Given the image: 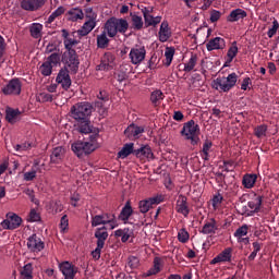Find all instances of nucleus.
<instances>
[{
    "instance_id": "f257e3e1",
    "label": "nucleus",
    "mask_w": 279,
    "mask_h": 279,
    "mask_svg": "<svg viewBox=\"0 0 279 279\" xmlns=\"http://www.w3.org/2000/svg\"><path fill=\"white\" fill-rule=\"evenodd\" d=\"M89 141L88 142H75L72 144V151L77 156L78 158H82V156H88V154H93L95 149H99V142H97V138H99V129H94L92 133H89Z\"/></svg>"
},
{
    "instance_id": "f03ea898",
    "label": "nucleus",
    "mask_w": 279,
    "mask_h": 279,
    "mask_svg": "<svg viewBox=\"0 0 279 279\" xmlns=\"http://www.w3.org/2000/svg\"><path fill=\"white\" fill-rule=\"evenodd\" d=\"M130 24L124 19L110 17L105 23V32L109 38H114L117 34H125Z\"/></svg>"
},
{
    "instance_id": "7ed1b4c3",
    "label": "nucleus",
    "mask_w": 279,
    "mask_h": 279,
    "mask_svg": "<svg viewBox=\"0 0 279 279\" xmlns=\"http://www.w3.org/2000/svg\"><path fill=\"white\" fill-rule=\"evenodd\" d=\"M93 114V105L88 101L74 104L70 109V117L74 121H86Z\"/></svg>"
},
{
    "instance_id": "20e7f679",
    "label": "nucleus",
    "mask_w": 279,
    "mask_h": 279,
    "mask_svg": "<svg viewBox=\"0 0 279 279\" xmlns=\"http://www.w3.org/2000/svg\"><path fill=\"white\" fill-rule=\"evenodd\" d=\"M236 82H239V75L233 72L228 76L217 77L213 81L211 86L215 90H219V93H230L236 86Z\"/></svg>"
},
{
    "instance_id": "39448f33",
    "label": "nucleus",
    "mask_w": 279,
    "mask_h": 279,
    "mask_svg": "<svg viewBox=\"0 0 279 279\" xmlns=\"http://www.w3.org/2000/svg\"><path fill=\"white\" fill-rule=\"evenodd\" d=\"M99 226H109L110 230H114V228L119 226V222H117V216L108 213L92 216V228H97Z\"/></svg>"
},
{
    "instance_id": "423d86ee",
    "label": "nucleus",
    "mask_w": 279,
    "mask_h": 279,
    "mask_svg": "<svg viewBox=\"0 0 279 279\" xmlns=\"http://www.w3.org/2000/svg\"><path fill=\"white\" fill-rule=\"evenodd\" d=\"M181 134L186 141H191L192 145H197V143H199V125L193 120L183 125Z\"/></svg>"
},
{
    "instance_id": "0eeeda50",
    "label": "nucleus",
    "mask_w": 279,
    "mask_h": 279,
    "mask_svg": "<svg viewBox=\"0 0 279 279\" xmlns=\"http://www.w3.org/2000/svg\"><path fill=\"white\" fill-rule=\"evenodd\" d=\"M21 223H23V218L10 211L5 215V219L1 221L0 227L2 230H16L21 228Z\"/></svg>"
},
{
    "instance_id": "6e6552de",
    "label": "nucleus",
    "mask_w": 279,
    "mask_h": 279,
    "mask_svg": "<svg viewBox=\"0 0 279 279\" xmlns=\"http://www.w3.org/2000/svg\"><path fill=\"white\" fill-rule=\"evenodd\" d=\"M62 62L72 73H77L80 59H77V52L75 50L65 51L62 56Z\"/></svg>"
},
{
    "instance_id": "1a4fd4ad",
    "label": "nucleus",
    "mask_w": 279,
    "mask_h": 279,
    "mask_svg": "<svg viewBox=\"0 0 279 279\" xmlns=\"http://www.w3.org/2000/svg\"><path fill=\"white\" fill-rule=\"evenodd\" d=\"M147 56V49H145V46L135 45L133 48H131L129 58L131 60V63L138 66Z\"/></svg>"
},
{
    "instance_id": "9d476101",
    "label": "nucleus",
    "mask_w": 279,
    "mask_h": 279,
    "mask_svg": "<svg viewBox=\"0 0 279 279\" xmlns=\"http://www.w3.org/2000/svg\"><path fill=\"white\" fill-rule=\"evenodd\" d=\"M27 250L32 254H40L45 250V242L36 234L31 235L26 242Z\"/></svg>"
},
{
    "instance_id": "9b49d317",
    "label": "nucleus",
    "mask_w": 279,
    "mask_h": 279,
    "mask_svg": "<svg viewBox=\"0 0 279 279\" xmlns=\"http://www.w3.org/2000/svg\"><path fill=\"white\" fill-rule=\"evenodd\" d=\"M23 88V83L19 78H12L4 87H2L3 95H19Z\"/></svg>"
},
{
    "instance_id": "f8f14e48",
    "label": "nucleus",
    "mask_w": 279,
    "mask_h": 279,
    "mask_svg": "<svg viewBox=\"0 0 279 279\" xmlns=\"http://www.w3.org/2000/svg\"><path fill=\"white\" fill-rule=\"evenodd\" d=\"M161 202L162 196H155L145 201H141L138 204L140 211L143 213V215H145V213H149V209L153 206H158V204H160Z\"/></svg>"
},
{
    "instance_id": "ddd939ff",
    "label": "nucleus",
    "mask_w": 279,
    "mask_h": 279,
    "mask_svg": "<svg viewBox=\"0 0 279 279\" xmlns=\"http://www.w3.org/2000/svg\"><path fill=\"white\" fill-rule=\"evenodd\" d=\"M61 274L64 276V279H75L77 274V267L69 262H63L59 265Z\"/></svg>"
},
{
    "instance_id": "4468645a",
    "label": "nucleus",
    "mask_w": 279,
    "mask_h": 279,
    "mask_svg": "<svg viewBox=\"0 0 279 279\" xmlns=\"http://www.w3.org/2000/svg\"><path fill=\"white\" fill-rule=\"evenodd\" d=\"M143 132H145V128L132 123L124 130V135L130 138V141H134L141 138Z\"/></svg>"
},
{
    "instance_id": "2eb2a0df",
    "label": "nucleus",
    "mask_w": 279,
    "mask_h": 279,
    "mask_svg": "<svg viewBox=\"0 0 279 279\" xmlns=\"http://www.w3.org/2000/svg\"><path fill=\"white\" fill-rule=\"evenodd\" d=\"M45 3H47V0H23L21 8L28 12H36V10H40Z\"/></svg>"
},
{
    "instance_id": "dca6fc26",
    "label": "nucleus",
    "mask_w": 279,
    "mask_h": 279,
    "mask_svg": "<svg viewBox=\"0 0 279 279\" xmlns=\"http://www.w3.org/2000/svg\"><path fill=\"white\" fill-rule=\"evenodd\" d=\"M114 66V54L107 52L102 56L100 64L97 66L98 71H110Z\"/></svg>"
},
{
    "instance_id": "f3484780",
    "label": "nucleus",
    "mask_w": 279,
    "mask_h": 279,
    "mask_svg": "<svg viewBox=\"0 0 279 279\" xmlns=\"http://www.w3.org/2000/svg\"><path fill=\"white\" fill-rule=\"evenodd\" d=\"M146 27H156L162 21V16L154 17L151 11L147 8L142 9Z\"/></svg>"
},
{
    "instance_id": "a211bd4d",
    "label": "nucleus",
    "mask_w": 279,
    "mask_h": 279,
    "mask_svg": "<svg viewBox=\"0 0 279 279\" xmlns=\"http://www.w3.org/2000/svg\"><path fill=\"white\" fill-rule=\"evenodd\" d=\"M232 260V247H227L220 252L214 259H211L210 265H217L219 263H230Z\"/></svg>"
},
{
    "instance_id": "6ab92c4d",
    "label": "nucleus",
    "mask_w": 279,
    "mask_h": 279,
    "mask_svg": "<svg viewBox=\"0 0 279 279\" xmlns=\"http://www.w3.org/2000/svg\"><path fill=\"white\" fill-rule=\"evenodd\" d=\"M57 82L64 90H69V88H71V76L69 75L68 69L60 70L59 74L57 75Z\"/></svg>"
},
{
    "instance_id": "aec40b11",
    "label": "nucleus",
    "mask_w": 279,
    "mask_h": 279,
    "mask_svg": "<svg viewBox=\"0 0 279 279\" xmlns=\"http://www.w3.org/2000/svg\"><path fill=\"white\" fill-rule=\"evenodd\" d=\"M207 51H217L219 49H226V39L221 37H215L206 44Z\"/></svg>"
},
{
    "instance_id": "412c9836",
    "label": "nucleus",
    "mask_w": 279,
    "mask_h": 279,
    "mask_svg": "<svg viewBox=\"0 0 279 279\" xmlns=\"http://www.w3.org/2000/svg\"><path fill=\"white\" fill-rule=\"evenodd\" d=\"M65 154L66 150L62 146L53 148L50 155V162H52V165H60V162H62V160L64 159Z\"/></svg>"
},
{
    "instance_id": "4be33fe9",
    "label": "nucleus",
    "mask_w": 279,
    "mask_h": 279,
    "mask_svg": "<svg viewBox=\"0 0 279 279\" xmlns=\"http://www.w3.org/2000/svg\"><path fill=\"white\" fill-rule=\"evenodd\" d=\"M217 230H219V225L217 223V220L211 218L205 222L201 232L202 234L213 235V234H217Z\"/></svg>"
},
{
    "instance_id": "5701e85b",
    "label": "nucleus",
    "mask_w": 279,
    "mask_h": 279,
    "mask_svg": "<svg viewBox=\"0 0 279 279\" xmlns=\"http://www.w3.org/2000/svg\"><path fill=\"white\" fill-rule=\"evenodd\" d=\"M165 266V263L162 262V258L160 257H155L153 262V267L149 268L145 276L149 278V276H156L162 271V267Z\"/></svg>"
},
{
    "instance_id": "b1692460",
    "label": "nucleus",
    "mask_w": 279,
    "mask_h": 279,
    "mask_svg": "<svg viewBox=\"0 0 279 279\" xmlns=\"http://www.w3.org/2000/svg\"><path fill=\"white\" fill-rule=\"evenodd\" d=\"M158 36L160 43H167V40L171 38V28L169 27V22L163 21L161 23Z\"/></svg>"
},
{
    "instance_id": "393cba45",
    "label": "nucleus",
    "mask_w": 279,
    "mask_h": 279,
    "mask_svg": "<svg viewBox=\"0 0 279 279\" xmlns=\"http://www.w3.org/2000/svg\"><path fill=\"white\" fill-rule=\"evenodd\" d=\"M247 16V12L243 9H235L230 12L227 16L228 23H236V21H241Z\"/></svg>"
},
{
    "instance_id": "a878e982",
    "label": "nucleus",
    "mask_w": 279,
    "mask_h": 279,
    "mask_svg": "<svg viewBox=\"0 0 279 279\" xmlns=\"http://www.w3.org/2000/svg\"><path fill=\"white\" fill-rule=\"evenodd\" d=\"M136 158L141 160H154V153H151V148L149 146L141 147L140 149L134 151Z\"/></svg>"
},
{
    "instance_id": "bb28decb",
    "label": "nucleus",
    "mask_w": 279,
    "mask_h": 279,
    "mask_svg": "<svg viewBox=\"0 0 279 279\" xmlns=\"http://www.w3.org/2000/svg\"><path fill=\"white\" fill-rule=\"evenodd\" d=\"M177 213H180L184 217H189V203H186V197L180 195L177 201Z\"/></svg>"
},
{
    "instance_id": "cd10ccee",
    "label": "nucleus",
    "mask_w": 279,
    "mask_h": 279,
    "mask_svg": "<svg viewBox=\"0 0 279 279\" xmlns=\"http://www.w3.org/2000/svg\"><path fill=\"white\" fill-rule=\"evenodd\" d=\"M68 19L72 21V23H76V21H83L84 11L81 8H72L68 11Z\"/></svg>"
},
{
    "instance_id": "c85d7f7f",
    "label": "nucleus",
    "mask_w": 279,
    "mask_h": 279,
    "mask_svg": "<svg viewBox=\"0 0 279 279\" xmlns=\"http://www.w3.org/2000/svg\"><path fill=\"white\" fill-rule=\"evenodd\" d=\"M95 236L97 238V245H99V247H104L106 245V239H108V231L106 227L96 229Z\"/></svg>"
},
{
    "instance_id": "c756f323",
    "label": "nucleus",
    "mask_w": 279,
    "mask_h": 279,
    "mask_svg": "<svg viewBox=\"0 0 279 279\" xmlns=\"http://www.w3.org/2000/svg\"><path fill=\"white\" fill-rule=\"evenodd\" d=\"M247 230H248L247 225H243L242 227L236 229V231L234 232V236L239 239L240 243H245V244L250 243V238H243V236H246Z\"/></svg>"
},
{
    "instance_id": "7c9ffc66",
    "label": "nucleus",
    "mask_w": 279,
    "mask_h": 279,
    "mask_svg": "<svg viewBox=\"0 0 279 279\" xmlns=\"http://www.w3.org/2000/svg\"><path fill=\"white\" fill-rule=\"evenodd\" d=\"M43 29H44L43 24H40V23H33L29 26V33H31L32 38H35L37 40L43 38Z\"/></svg>"
},
{
    "instance_id": "2f4dec72",
    "label": "nucleus",
    "mask_w": 279,
    "mask_h": 279,
    "mask_svg": "<svg viewBox=\"0 0 279 279\" xmlns=\"http://www.w3.org/2000/svg\"><path fill=\"white\" fill-rule=\"evenodd\" d=\"M5 119L8 123L14 124L19 121V117L21 116V111L19 109L8 108L5 110Z\"/></svg>"
},
{
    "instance_id": "473e14b6",
    "label": "nucleus",
    "mask_w": 279,
    "mask_h": 279,
    "mask_svg": "<svg viewBox=\"0 0 279 279\" xmlns=\"http://www.w3.org/2000/svg\"><path fill=\"white\" fill-rule=\"evenodd\" d=\"M248 208L253 213H258L260 210V206H263V196L255 195L248 203H247Z\"/></svg>"
},
{
    "instance_id": "72a5a7b5",
    "label": "nucleus",
    "mask_w": 279,
    "mask_h": 279,
    "mask_svg": "<svg viewBox=\"0 0 279 279\" xmlns=\"http://www.w3.org/2000/svg\"><path fill=\"white\" fill-rule=\"evenodd\" d=\"M97 27V23L86 21L83 26L77 31L78 36H88V34Z\"/></svg>"
},
{
    "instance_id": "f704fd0d",
    "label": "nucleus",
    "mask_w": 279,
    "mask_h": 279,
    "mask_svg": "<svg viewBox=\"0 0 279 279\" xmlns=\"http://www.w3.org/2000/svg\"><path fill=\"white\" fill-rule=\"evenodd\" d=\"M40 171V166L38 162H35L29 171L25 172L23 178L25 182H32L36 178V173Z\"/></svg>"
},
{
    "instance_id": "c9c22d12",
    "label": "nucleus",
    "mask_w": 279,
    "mask_h": 279,
    "mask_svg": "<svg viewBox=\"0 0 279 279\" xmlns=\"http://www.w3.org/2000/svg\"><path fill=\"white\" fill-rule=\"evenodd\" d=\"M256 180H258V175L256 174H245L242 180V184L244 189H254V184H256Z\"/></svg>"
},
{
    "instance_id": "e433bc0d",
    "label": "nucleus",
    "mask_w": 279,
    "mask_h": 279,
    "mask_svg": "<svg viewBox=\"0 0 279 279\" xmlns=\"http://www.w3.org/2000/svg\"><path fill=\"white\" fill-rule=\"evenodd\" d=\"M163 99H165V94L160 89H156L150 94V101L155 107L160 106Z\"/></svg>"
},
{
    "instance_id": "4c0bfd02",
    "label": "nucleus",
    "mask_w": 279,
    "mask_h": 279,
    "mask_svg": "<svg viewBox=\"0 0 279 279\" xmlns=\"http://www.w3.org/2000/svg\"><path fill=\"white\" fill-rule=\"evenodd\" d=\"M197 54L191 53L190 59L184 63V69L185 73H191L197 66Z\"/></svg>"
},
{
    "instance_id": "58836bf2",
    "label": "nucleus",
    "mask_w": 279,
    "mask_h": 279,
    "mask_svg": "<svg viewBox=\"0 0 279 279\" xmlns=\"http://www.w3.org/2000/svg\"><path fill=\"white\" fill-rule=\"evenodd\" d=\"M78 124V132L81 134H90L95 129L90 128V121L87 119L77 121Z\"/></svg>"
},
{
    "instance_id": "ea45409f",
    "label": "nucleus",
    "mask_w": 279,
    "mask_h": 279,
    "mask_svg": "<svg viewBox=\"0 0 279 279\" xmlns=\"http://www.w3.org/2000/svg\"><path fill=\"white\" fill-rule=\"evenodd\" d=\"M134 151V143L125 144L121 150L118 153V158H121L122 160L128 158L130 154Z\"/></svg>"
},
{
    "instance_id": "a19ab883",
    "label": "nucleus",
    "mask_w": 279,
    "mask_h": 279,
    "mask_svg": "<svg viewBox=\"0 0 279 279\" xmlns=\"http://www.w3.org/2000/svg\"><path fill=\"white\" fill-rule=\"evenodd\" d=\"M110 45V39H108V33L104 31L100 35L97 36V47L98 49H106Z\"/></svg>"
},
{
    "instance_id": "79ce46f5",
    "label": "nucleus",
    "mask_w": 279,
    "mask_h": 279,
    "mask_svg": "<svg viewBox=\"0 0 279 279\" xmlns=\"http://www.w3.org/2000/svg\"><path fill=\"white\" fill-rule=\"evenodd\" d=\"M22 279H34V266L32 263L24 265L21 270Z\"/></svg>"
},
{
    "instance_id": "37998d69",
    "label": "nucleus",
    "mask_w": 279,
    "mask_h": 279,
    "mask_svg": "<svg viewBox=\"0 0 279 279\" xmlns=\"http://www.w3.org/2000/svg\"><path fill=\"white\" fill-rule=\"evenodd\" d=\"M132 205H130V202H126L125 206L122 208L119 215V219H121V221H128V219L132 217Z\"/></svg>"
},
{
    "instance_id": "c03bdc74",
    "label": "nucleus",
    "mask_w": 279,
    "mask_h": 279,
    "mask_svg": "<svg viewBox=\"0 0 279 279\" xmlns=\"http://www.w3.org/2000/svg\"><path fill=\"white\" fill-rule=\"evenodd\" d=\"M116 236H120L122 243H126V241H130V236H132V230L129 228L119 229L114 232Z\"/></svg>"
},
{
    "instance_id": "a18cd8bd",
    "label": "nucleus",
    "mask_w": 279,
    "mask_h": 279,
    "mask_svg": "<svg viewBox=\"0 0 279 279\" xmlns=\"http://www.w3.org/2000/svg\"><path fill=\"white\" fill-rule=\"evenodd\" d=\"M174 56H175V48L167 47L165 51L166 66H171V62H173Z\"/></svg>"
},
{
    "instance_id": "49530a36",
    "label": "nucleus",
    "mask_w": 279,
    "mask_h": 279,
    "mask_svg": "<svg viewBox=\"0 0 279 279\" xmlns=\"http://www.w3.org/2000/svg\"><path fill=\"white\" fill-rule=\"evenodd\" d=\"M53 71V65H51V63L49 62H44L40 66H39V72L41 73V75H44L45 77H49V75H51Z\"/></svg>"
},
{
    "instance_id": "de8ad7c7",
    "label": "nucleus",
    "mask_w": 279,
    "mask_h": 279,
    "mask_svg": "<svg viewBox=\"0 0 279 279\" xmlns=\"http://www.w3.org/2000/svg\"><path fill=\"white\" fill-rule=\"evenodd\" d=\"M131 19L134 29H143V17L141 15L131 13Z\"/></svg>"
},
{
    "instance_id": "09e8293b",
    "label": "nucleus",
    "mask_w": 279,
    "mask_h": 279,
    "mask_svg": "<svg viewBox=\"0 0 279 279\" xmlns=\"http://www.w3.org/2000/svg\"><path fill=\"white\" fill-rule=\"evenodd\" d=\"M238 53H239V47H236V43H233L227 52L228 62H232L234 58H236Z\"/></svg>"
},
{
    "instance_id": "8fccbe9b",
    "label": "nucleus",
    "mask_w": 279,
    "mask_h": 279,
    "mask_svg": "<svg viewBox=\"0 0 279 279\" xmlns=\"http://www.w3.org/2000/svg\"><path fill=\"white\" fill-rule=\"evenodd\" d=\"M64 14V7H59L54 10L48 17V23H53L58 16H62Z\"/></svg>"
},
{
    "instance_id": "3c124183",
    "label": "nucleus",
    "mask_w": 279,
    "mask_h": 279,
    "mask_svg": "<svg viewBox=\"0 0 279 279\" xmlns=\"http://www.w3.org/2000/svg\"><path fill=\"white\" fill-rule=\"evenodd\" d=\"M85 19L92 23H97V13L93 10V8H87L85 10Z\"/></svg>"
},
{
    "instance_id": "603ef678",
    "label": "nucleus",
    "mask_w": 279,
    "mask_h": 279,
    "mask_svg": "<svg viewBox=\"0 0 279 279\" xmlns=\"http://www.w3.org/2000/svg\"><path fill=\"white\" fill-rule=\"evenodd\" d=\"M46 62H49V64H50L51 66H58V64H60V53H58V52L51 53V54L48 57V59H47Z\"/></svg>"
},
{
    "instance_id": "864d4df0",
    "label": "nucleus",
    "mask_w": 279,
    "mask_h": 279,
    "mask_svg": "<svg viewBox=\"0 0 279 279\" xmlns=\"http://www.w3.org/2000/svg\"><path fill=\"white\" fill-rule=\"evenodd\" d=\"M254 133H255V136H257V138H263L267 136V125L265 124L258 125L257 128H255Z\"/></svg>"
},
{
    "instance_id": "5fc2aeb1",
    "label": "nucleus",
    "mask_w": 279,
    "mask_h": 279,
    "mask_svg": "<svg viewBox=\"0 0 279 279\" xmlns=\"http://www.w3.org/2000/svg\"><path fill=\"white\" fill-rule=\"evenodd\" d=\"M63 45L66 51H75V49L73 48L75 47V45H77V39L66 38L63 40Z\"/></svg>"
},
{
    "instance_id": "6e6d98bb",
    "label": "nucleus",
    "mask_w": 279,
    "mask_h": 279,
    "mask_svg": "<svg viewBox=\"0 0 279 279\" xmlns=\"http://www.w3.org/2000/svg\"><path fill=\"white\" fill-rule=\"evenodd\" d=\"M5 47H8V45L5 44V38L0 35V64H3V62H5V60H3V56L5 54Z\"/></svg>"
},
{
    "instance_id": "4d7b16f0",
    "label": "nucleus",
    "mask_w": 279,
    "mask_h": 279,
    "mask_svg": "<svg viewBox=\"0 0 279 279\" xmlns=\"http://www.w3.org/2000/svg\"><path fill=\"white\" fill-rule=\"evenodd\" d=\"M279 31V23L278 20L272 21V26L268 29L267 36L268 38H274L276 36V33Z\"/></svg>"
},
{
    "instance_id": "13d9d810",
    "label": "nucleus",
    "mask_w": 279,
    "mask_h": 279,
    "mask_svg": "<svg viewBox=\"0 0 279 279\" xmlns=\"http://www.w3.org/2000/svg\"><path fill=\"white\" fill-rule=\"evenodd\" d=\"M140 260L138 257L136 256H130L128 259V265L126 267H129L130 269H137L138 265H140Z\"/></svg>"
},
{
    "instance_id": "bf43d9fd",
    "label": "nucleus",
    "mask_w": 279,
    "mask_h": 279,
    "mask_svg": "<svg viewBox=\"0 0 279 279\" xmlns=\"http://www.w3.org/2000/svg\"><path fill=\"white\" fill-rule=\"evenodd\" d=\"M213 147V142L210 141H206L204 144H203V159L204 160H208V156H209V151H210V148Z\"/></svg>"
},
{
    "instance_id": "052dcab7",
    "label": "nucleus",
    "mask_w": 279,
    "mask_h": 279,
    "mask_svg": "<svg viewBox=\"0 0 279 279\" xmlns=\"http://www.w3.org/2000/svg\"><path fill=\"white\" fill-rule=\"evenodd\" d=\"M178 240L180 243H186V241H189V231L186 229H181L178 233Z\"/></svg>"
},
{
    "instance_id": "680f3d73",
    "label": "nucleus",
    "mask_w": 279,
    "mask_h": 279,
    "mask_svg": "<svg viewBox=\"0 0 279 279\" xmlns=\"http://www.w3.org/2000/svg\"><path fill=\"white\" fill-rule=\"evenodd\" d=\"M14 149H15V151H27V150L32 149V143L26 142L24 144H16L14 146Z\"/></svg>"
},
{
    "instance_id": "e2e57ef3",
    "label": "nucleus",
    "mask_w": 279,
    "mask_h": 279,
    "mask_svg": "<svg viewBox=\"0 0 279 279\" xmlns=\"http://www.w3.org/2000/svg\"><path fill=\"white\" fill-rule=\"evenodd\" d=\"M38 97H39V100L44 102L53 101V95L47 92L40 93Z\"/></svg>"
},
{
    "instance_id": "0e129e2a",
    "label": "nucleus",
    "mask_w": 279,
    "mask_h": 279,
    "mask_svg": "<svg viewBox=\"0 0 279 279\" xmlns=\"http://www.w3.org/2000/svg\"><path fill=\"white\" fill-rule=\"evenodd\" d=\"M60 228L61 232H64L65 230L69 229V217L66 215L62 216L60 220Z\"/></svg>"
},
{
    "instance_id": "69168bd1",
    "label": "nucleus",
    "mask_w": 279,
    "mask_h": 279,
    "mask_svg": "<svg viewBox=\"0 0 279 279\" xmlns=\"http://www.w3.org/2000/svg\"><path fill=\"white\" fill-rule=\"evenodd\" d=\"M28 221L34 222V221H40V215L36 209H32L29 215H28Z\"/></svg>"
},
{
    "instance_id": "338daca9",
    "label": "nucleus",
    "mask_w": 279,
    "mask_h": 279,
    "mask_svg": "<svg viewBox=\"0 0 279 279\" xmlns=\"http://www.w3.org/2000/svg\"><path fill=\"white\" fill-rule=\"evenodd\" d=\"M221 19V12L214 10L210 12V21L211 23H217Z\"/></svg>"
},
{
    "instance_id": "774afa93",
    "label": "nucleus",
    "mask_w": 279,
    "mask_h": 279,
    "mask_svg": "<svg viewBox=\"0 0 279 279\" xmlns=\"http://www.w3.org/2000/svg\"><path fill=\"white\" fill-rule=\"evenodd\" d=\"M221 202H223V196H221V194L215 195L213 198V207L218 208Z\"/></svg>"
}]
</instances>
